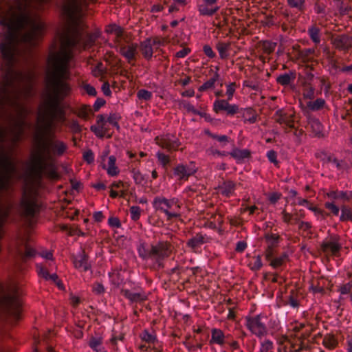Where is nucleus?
<instances>
[{"label": "nucleus", "instance_id": "48", "mask_svg": "<svg viewBox=\"0 0 352 352\" xmlns=\"http://www.w3.org/2000/svg\"><path fill=\"white\" fill-rule=\"evenodd\" d=\"M338 291L341 295L351 294L352 293V282L347 283L340 287Z\"/></svg>", "mask_w": 352, "mask_h": 352}, {"label": "nucleus", "instance_id": "8", "mask_svg": "<svg viewBox=\"0 0 352 352\" xmlns=\"http://www.w3.org/2000/svg\"><path fill=\"white\" fill-rule=\"evenodd\" d=\"M172 252V245L167 241H160L156 245H151L152 258L159 266H162L164 259L168 257Z\"/></svg>", "mask_w": 352, "mask_h": 352}, {"label": "nucleus", "instance_id": "56", "mask_svg": "<svg viewBox=\"0 0 352 352\" xmlns=\"http://www.w3.org/2000/svg\"><path fill=\"white\" fill-rule=\"evenodd\" d=\"M325 207L334 215H338L340 210L339 208L337 206H336L333 203L327 202L325 203Z\"/></svg>", "mask_w": 352, "mask_h": 352}, {"label": "nucleus", "instance_id": "61", "mask_svg": "<svg viewBox=\"0 0 352 352\" xmlns=\"http://www.w3.org/2000/svg\"><path fill=\"white\" fill-rule=\"evenodd\" d=\"M274 248L268 247L267 248L265 252V256L267 261L270 262L274 256Z\"/></svg>", "mask_w": 352, "mask_h": 352}, {"label": "nucleus", "instance_id": "36", "mask_svg": "<svg viewBox=\"0 0 352 352\" xmlns=\"http://www.w3.org/2000/svg\"><path fill=\"white\" fill-rule=\"evenodd\" d=\"M265 239L268 247L274 248L279 241V236L272 233H266Z\"/></svg>", "mask_w": 352, "mask_h": 352}, {"label": "nucleus", "instance_id": "25", "mask_svg": "<svg viewBox=\"0 0 352 352\" xmlns=\"http://www.w3.org/2000/svg\"><path fill=\"white\" fill-rule=\"evenodd\" d=\"M230 155L238 162H241L250 157V152L248 149L235 148L230 153Z\"/></svg>", "mask_w": 352, "mask_h": 352}, {"label": "nucleus", "instance_id": "62", "mask_svg": "<svg viewBox=\"0 0 352 352\" xmlns=\"http://www.w3.org/2000/svg\"><path fill=\"white\" fill-rule=\"evenodd\" d=\"M84 89L87 92V94H89V96H94L96 95L97 92H96V89L90 85H88V84L85 85L84 86Z\"/></svg>", "mask_w": 352, "mask_h": 352}, {"label": "nucleus", "instance_id": "10", "mask_svg": "<svg viewBox=\"0 0 352 352\" xmlns=\"http://www.w3.org/2000/svg\"><path fill=\"white\" fill-rule=\"evenodd\" d=\"M21 210L23 215L27 218H32L38 210V206L36 202L25 192L21 201Z\"/></svg>", "mask_w": 352, "mask_h": 352}, {"label": "nucleus", "instance_id": "38", "mask_svg": "<svg viewBox=\"0 0 352 352\" xmlns=\"http://www.w3.org/2000/svg\"><path fill=\"white\" fill-rule=\"evenodd\" d=\"M304 98L312 100L315 97V89L309 83L305 86L303 91Z\"/></svg>", "mask_w": 352, "mask_h": 352}, {"label": "nucleus", "instance_id": "18", "mask_svg": "<svg viewBox=\"0 0 352 352\" xmlns=\"http://www.w3.org/2000/svg\"><path fill=\"white\" fill-rule=\"evenodd\" d=\"M74 265L75 267L81 271H87L91 268V265L88 261L87 255L84 251L80 252L74 258Z\"/></svg>", "mask_w": 352, "mask_h": 352}, {"label": "nucleus", "instance_id": "1", "mask_svg": "<svg viewBox=\"0 0 352 352\" xmlns=\"http://www.w3.org/2000/svg\"><path fill=\"white\" fill-rule=\"evenodd\" d=\"M0 53L6 63L32 64L34 48L43 34L45 24L39 16L27 10L20 15L10 0H0Z\"/></svg>", "mask_w": 352, "mask_h": 352}, {"label": "nucleus", "instance_id": "5", "mask_svg": "<svg viewBox=\"0 0 352 352\" xmlns=\"http://www.w3.org/2000/svg\"><path fill=\"white\" fill-rule=\"evenodd\" d=\"M47 80L52 92L56 96L65 95L68 91V86L63 78L67 67H47Z\"/></svg>", "mask_w": 352, "mask_h": 352}, {"label": "nucleus", "instance_id": "13", "mask_svg": "<svg viewBox=\"0 0 352 352\" xmlns=\"http://www.w3.org/2000/svg\"><path fill=\"white\" fill-rule=\"evenodd\" d=\"M331 43L336 49L346 51L352 47V36L344 34L333 35Z\"/></svg>", "mask_w": 352, "mask_h": 352}, {"label": "nucleus", "instance_id": "47", "mask_svg": "<svg viewBox=\"0 0 352 352\" xmlns=\"http://www.w3.org/2000/svg\"><path fill=\"white\" fill-rule=\"evenodd\" d=\"M107 67H94L91 72L96 77H100L101 80L104 78Z\"/></svg>", "mask_w": 352, "mask_h": 352}, {"label": "nucleus", "instance_id": "59", "mask_svg": "<svg viewBox=\"0 0 352 352\" xmlns=\"http://www.w3.org/2000/svg\"><path fill=\"white\" fill-rule=\"evenodd\" d=\"M93 292L96 294H101L104 292V287L102 284L96 283L92 286Z\"/></svg>", "mask_w": 352, "mask_h": 352}, {"label": "nucleus", "instance_id": "44", "mask_svg": "<svg viewBox=\"0 0 352 352\" xmlns=\"http://www.w3.org/2000/svg\"><path fill=\"white\" fill-rule=\"evenodd\" d=\"M131 217L133 221H137L140 217V208L139 206H133L130 208Z\"/></svg>", "mask_w": 352, "mask_h": 352}, {"label": "nucleus", "instance_id": "20", "mask_svg": "<svg viewBox=\"0 0 352 352\" xmlns=\"http://www.w3.org/2000/svg\"><path fill=\"white\" fill-rule=\"evenodd\" d=\"M307 34L316 47L320 45L322 41L321 28L316 24L308 27Z\"/></svg>", "mask_w": 352, "mask_h": 352}, {"label": "nucleus", "instance_id": "9", "mask_svg": "<svg viewBox=\"0 0 352 352\" xmlns=\"http://www.w3.org/2000/svg\"><path fill=\"white\" fill-rule=\"evenodd\" d=\"M16 254L21 259H27L35 255V250L32 248L26 236H23L17 239L16 243Z\"/></svg>", "mask_w": 352, "mask_h": 352}, {"label": "nucleus", "instance_id": "21", "mask_svg": "<svg viewBox=\"0 0 352 352\" xmlns=\"http://www.w3.org/2000/svg\"><path fill=\"white\" fill-rule=\"evenodd\" d=\"M121 294L131 302H142L146 300V296L144 293L132 292L129 289H122Z\"/></svg>", "mask_w": 352, "mask_h": 352}, {"label": "nucleus", "instance_id": "22", "mask_svg": "<svg viewBox=\"0 0 352 352\" xmlns=\"http://www.w3.org/2000/svg\"><path fill=\"white\" fill-rule=\"evenodd\" d=\"M236 184L232 181H224L218 187L219 192L226 197H230L234 194L236 188Z\"/></svg>", "mask_w": 352, "mask_h": 352}, {"label": "nucleus", "instance_id": "34", "mask_svg": "<svg viewBox=\"0 0 352 352\" xmlns=\"http://www.w3.org/2000/svg\"><path fill=\"white\" fill-rule=\"evenodd\" d=\"M324 251L329 250L333 254L336 255L340 249V245L336 241H329L323 245Z\"/></svg>", "mask_w": 352, "mask_h": 352}, {"label": "nucleus", "instance_id": "15", "mask_svg": "<svg viewBox=\"0 0 352 352\" xmlns=\"http://www.w3.org/2000/svg\"><path fill=\"white\" fill-rule=\"evenodd\" d=\"M210 240V238L202 233H197L190 238L186 243L187 246L190 248L194 252H197L201 246Z\"/></svg>", "mask_w": 352, "mask_h": 352}, {"label": "nucleus", "instance_id": "29", "mask_svg": "<svg viewBox=\"0 0 352 352\" xmlns=\"http://www.w3.org/2000/svg\"><path fill=\"white\" fill-rule=\"evenodd\" d=\"M287 254L283 253L279 256L273 257V258L271 261H270V265L272 266L274 269H278L279 267H283L287 261Z\"/></svg>", "mask_w": 352, "mask_h": 352}, {"label": "nucleus", "instance_id": "30", "mask_svg": "<svg viewBox=\"0 0 352 352\" xmlns=\"http://www.w3.org/2000/svg\"><path fill=\"white\" fill-rule=\"evenodd\" d=\"M89 346L95 352H106L102 346V339L101 338L91 337L89 341Z\"/></svg>", "mask_w": 352, "mask_h": 352}, {"label": "nucleus", "instance_id": "53", "mask_svg": "<svg viewBox=\"0 0 352 352\" xmlns=\"http://www.w3.org/2000/svg\"><path fill=\"white\" fill-rule=\"evenodd\" d=\"M235 82H232L227 85L226 95L228 96V100H231L232 99L234 93L235 91Z\"/></svg>", "mask_w": 352, "mask_h": 352}, {"label": "nucleus", "instance_id": "55", "mask_svg": "<svg viewBox=\"0 0 352 352\" xmlns=\"http://www.w3.org/2000/svg\"><path fill=\"white\" fill-rule=\"evenodd\" d=\"M335 197H333V199H340L343 200H348L351 197V193H349L347 192L344 191H339L337 192V193H334Z\"/></svg>", "mask_w": 352, "mask_h": 352}, {"label": "nucleus", "instance_id": "50", "mask_svg": "<svg viewBox=\"0 0 352 352\" xmlns=\"http://www.w3.org/2000/svg\"><path fill=\"white\" fill-rule=\"evenodd\" d=\"M157 157L159 162L163 166H167L170 162L169 157L163 153L158 152L157 153Z\"/></svg>", "mask_w": 352, "mask_h": 352}, {"label": "nucleus", "instance_id": "19", "mask_svg": "<svg viewBox=\"0 0 352 352\" xmlns=\"http://www.w3.org/2000/svg\"><path fill=\"white\" fill-rule=\"evenodd\" d=\"M274 119L276 122L283 126L289 128L294 127V119L291 114L285 113L283 110H278L274 115Z\"/></svg>", "mask_w": 352, "mask_h": 352}, {"label": "nucleus", "instance_id": "57", "mask_svg": "<svg viewBox=\"0 0 352 352\" xmlns=\"http://www.w3.org/2000/svg\"><path fill=\"white\" fill-rule=\"evenodd\" d=\"M318 78L320 80L321 88H324V93L327 95L330 89V83L327 81V79L324 76L318 77Z\"/></svg>", "mask_w": 352, "mask_h": 352}, {"label": "nucleus", "instance_id": "27", "mask_svg": "<svg viewBox=\"0 0 352 352\" xmlns=\"http://www.w3.org/2000/svg\"><path fill=\"white\" fill-rule=\"evenodd\" d=\"M219 82L220 86L223 85V82L220 79L219 75L216 72L213 77L210 78L205 83H204L199 88L200 91H204L214 87V84Z\"/></svg>", "mask_w": 352, "mask_h": 352}, {"label": "nucleus", "instance_id": "54", "mask_svg": "<svg viewBox=\"0 0 352 352\" xmlns=\"http://www.w3.org/2000/svg\"><path fill=\"white\" fill-rule=\"evenodd\" d=\"M267 157L269 161L273 163L275 166L278 165V162L276 160L277 154L274 150H270L267 153Z\"/></svg>", "mask_w": 352, "mask_h": 352}, {"label": "nucleus", "instance_id": "42", "mask_svg": "<svg viewBox=\"0 0 352 352\" xmlns=\"http://www.w3.org/2000/svg\"><path fill=\"white\" fill-rule=\"evenodd\" d=\"M273 349V342L269 340H265L261 342L260 351L270 352Z\"/></svg>", "mask_w": 352, "mask_h": 352}, {"label": "nucleus", "instance_id": "31", "mask_svg": "<svg viewBox=\"0 0 352 352\" xmlns=\"http://www.w3.org/2000/svg\"><path fill=\"white\" fill-rule=\"evenodd\" d=\"M138 252L140 257L143 259H148L149 258H152L151 248H148L144 242L140 243L138 246Z\"/></svg>", "mask_w": 352, "mask_h": 352}, {"label": "nucleus", "instance_id": "23", "mask_svg": "<svg viewBox=\"0 0 352 352\" xmlns=\"http://www.w3.org/2000/svg\"><path fill=\"white\" fill-rule=\"evenodd\" d=\"M153 47L152 45V38H148L140 44V51L144 56L148 59L152 57L153 53Z\"/></svg>", "mask_w": 352, "mask_h": 352}, {"label": "nucleus", "instance_id": "12", "mask_svg": "<svg viewBox=\"0 0 352 352\" xmlns=\"http://www.w3.org/2000/svg\"><path fill=\"white\" fill-rule=\"evenodd\" d=\"M247 326L257 336H264L267 333V327L265 323L261 321L260 316L248 318L247 320Z\"/></svg>", "mask_w": 352, "mask_h": 352}, {"label": "nucleus", "instance_id": "49", "mask_svg": "<svg viewBox=\"0 0 352 352\" xmlns=\"http://www.w3.org/2000/svg\"><path fill=\"white\" fill-rule=\"evenodd\" d=\"M140 336H141L142 340L145 341L147 343H153L156 339L153 335H152L147 331H144L141 334Z\"/></svg>", "mask_w": 352, "mask_h": 352}, {"label": "nucleus", "instance_id": "46", "mask_svg": "<svg viewBox=\"0 0 352 352\" xmlns=\"http://www.w3.org/2000/svg\"><path fill=\"white\" fill-rule=\"evenodd\" d=\"M137 95L139 99L144 100H149L152 98V93L146 89L139 90Z\"/></svg>", "mask_w": 352, "mask_h": 352}, {"label": "nucleus", "instance_id": "4", "mask_svg": "<svg viewBox=\"0 0 352 352\" xmlns=\"http://www.w3.org/2000/svg\"><path fill=\"white\" fill-rule=\"evenodd\" d=\"M15 68L0 67V116L8 114L9 109L20 115L27 111L20 98L30 93L33 74Z\"/></svg>", "mask_w": 352, "mask_h": 352}, {"label": "nucleus", "instance_id": "43", "mask_svg": "<svg viewBox=\"0 0 352 352\" xmlns=\"http://www.w3.org/2000/svg\"><path fill=\"white\" fill-rule=\"evenodd\" d=\"M251 265H252V269L253 270H255V271L259 270L263 266V263L261 261V256L258 255V256L254 257L253 261L251 263Z\"/></svg>", "mask_w": 352, "mask_h": 352}, {"label": "nucleus", "instance_id": "24", "mask_svg": "<svg viewBox=\"0 0 352 352\" xmlns=\"http://www.w3.org/2000/svg\"><path fill=\"white\" fill-rule=\"evenodd\" d=\"M116 158L113 155H111L108 157L107 166L103 165V168L107 170V174L111 177H114L118 175L120 170L116 165Z\"/></svg>", "mask_w": 352, "mask_h": 352}, {"label": "nucleus", "instance_id": "28", "mask_svg": "<svg viewBox=\"0 0 352 352\" xmlns=\"http://www.w3.org/2000/svg\"><path fill=\"white\" fill-rule=\"evenodd\" d=\"M307 122L309 126L311 128L313 133L316 135H320L321 134L322 126L321 123L317 118L312 116H309L307 118Z\"/></svg>", "mask_w": 352, "mask_h": 352}, {"label": "nucleus", "instance_id": "3", "mask_svg": "<svg viewBox=\"0 0 352 352\" xmlns=\"http://www.w3.org/2000/svg\"><path fill=\"white\" fill-rule=\"evenodd\" d=\"M79 0H65L67 18L63 29L57 32V44L52 45L45 66H69L74 50H87L94 44V38L85 32L81 19L72 10Z\"/></svg>", "mask_w": 352, "mask_h": 352}, {"label": "nucleus", "instance_id": "17", "mask_svg": "<svg viewBox=\"0 0 352 352\" xmlns=\"http://www.w3.org/2000/svg\"><path fill=\"white\" fill-rule=\"evenodd\" d=\"M229 336H226L220 329L213 328L211 330V338L209 341L210 344H217L223 346L226 343H228Z\"/></svg>", "mask_w": 352, "mask_h": 352}, {"label": "nucleus", "instance_id": "2", "mask_svg": "<svg viewBox=\"0 0 352 352\" xmlns=\"http://www.w3.org/2000/svg\"><path fill=\"white\" fill-rule=\"evenodd\" d=\"M55 120H64V111L56 99L49 100L43 113H40L38 121L40 123L41 134L36 137V148L27 164V173L32 179H40L47 170L53 156L62 155L67 150V145L62 141L48 139V134Z\"/></svg>", "mask_w": 352, "mask_h": 352}, {"label": "nucleus", "instance_id": "51", "mask_svg": "<svg viewBox=\"0 0 352 352\" xmlns=\"http://www.w3.org/2000/svg\"><path fill=\"white\" fill-rule=\"evenodd\" d=\"M36 269L40 276L43 277L46 280H48L49 273L45 266H43L41 264H37Z\"/></svg>", "mask_w": 352, "mask_h": 352}, {"label": "nucleus", "instance_id": "60", "mask_svg": "<svg viewBox=\"0 0 352 352\" xmlns=\"http://www.w3.org/2000/svg\"><path fill=\"white\" fill-rule=\"evenodd\" d=\"M84 160L89 164L92 163L94 161V155L91 150L87 151L83 154Z\"/></svg>", "mask_w": 352, "mask_h": 352}, {"label": "nucleus", "instance_id": "64", "mask_svg": "<svg viewBox=\"0 0 352 352\" xmlns=\"http://www.w3.org/2000/svg\"><path fill=\"white\" fill-rule=\"evenodd\" d=\"M109 224L113 228H119L121 226L120 220L116 217H110Z\"/></svg>", "mask_w": 352, "mask_h": 352}, {"label": "nucleus", "instance_id": "40", "mask_svg": "<svg viewBox=\"0 0 352 352\" xmlns=\"http://www.w3.org/2000/svg\"><path fill=\"white\" fill-rule=\"evenodd\" d=\"M131 173L133 178L137 184H141L143 181L145 179V176L143 175L139 170H137L135 168H133L131 170Z\"/></svg>", "mask_w": 352, "mask_h": 352}, {"label": "nucleus", "instance_id": "41", "mask_svg": "<svg viewBox=\"0 0 352 352\" xmlns=\"http://www.w3.org/2000/svg\"><path fill=\"white\" fill-rule=\"evenodd\" d=\"M287 3L290 7L299 10H302L305 8V0H287Z\"/></svg>", "mask_w": 352, "mask_h": 352}, {"label": "nucleus", "instance_id": "7", "mask_svg": "<svg viewBox=\"0 0 352 352\" xmlns=\"http://www.w3.org/2000/svg\"><path fill=\"white\" fill-rule=\"evenodd\" d=\"M117 47L120 52L128 60L129 63L135 59L138 55V45L129 43L124 38V32L120 28H116Z\"/></svg>", "mask_w": 352, "mask_h": 352}, {"label": "nucleus", "instance_id": "52", "mask_svg": "<svg viewBox=\"0 0 352 352\" xmlns=\"http://www.w3.org/2000/svg\"><path fill=\"white\" fill-rule=\"evenodd\" d=\"M276 44L270 41H265L263 45V48L266 53H271L276 47Z\"/></svg>", "mask_w": 352, "mask_h": 352}, {"label": "nucleus", "instance_id": "26", "mask_svg": "<svg viewBox=\"0 0 352 352\" xmlns=\"http://www.w3.org/2000/svg\"><path fill=\"white\" fill-rule=\"evenodd\" d=\"M296 77V73L295 72H289L278 76L277 82L284 86L292 85L294 83Z\"/></svg>", "mask_w": 352, "mask_h": 352}, {"label": "nucleus", "instance_id": "37", "mask_svg": "<svg viewBox=\"0 0 352 352\" xmlns=\"http://www.w3.org/2000/svg\"><path fill=\"white\" fill-rule=\"evenodd\" d=\"M340 220L344 221H352V211L350 208L346 206H342L341 207V216Z\"/></svg>", "mask_w": 352, "mask_h": 352}, {"label": "nucleus", "instance_id": "45", "mask_svg": "<svg viewBox=\"0 0 352 352\" xmlns=\"http://www.w3.org/2000/svg\"><path fill=\"white\" fill-rule=\"evenodd\" d=\"M208 6L209 5L206 3L199 5L198 10L200 14L203 16H212L211 10Z\"/></svg>", "mask_w": 352, "mask_h": 352}, {"label": "nucleus", "instance_id": "14", "mask_svg": "<svg viewBox=\"0 0 352 352\" xmlns=\"http://www.w3.org/2000/svg\"><path fill=\"white\" fill-rule=\"evenodd\" d=\"M213 107L217 113L224 111L230 116L236 114L239 111V107L236 104H229L228 100H217L214 102Z\"/></svg>", "mask_w": 352, "mask_h": 352}, {"label": "nucleus", "instance_id": "58", "mask_svg": "<svg viewBox=\"0 0 352 352\" xmlns=\"http://www.w3.org/2000/svg\"><path fill=\"white\" fill-rule=\"evenodd\" d=\"M182 105L188 112H191L194 114H199L198 111H197L194 106L190 103L186 101H184L182 102Z\"/></svg>", "mask_w": 352, "mask_h": 352}, {"label": "nucleus", "instance_id": "33", "mask_svg": "<svg viewBox=\"0 0 352 352\" xmlns=\"http://www.w3.org/2000/svg\"><path fill=\"white\" fill-rule=\"evenodd\" d=\"M230 47V43L224 42H218L216 45V48L219 52V56L221 58H225L228 56V50Z\"/></svg>", "mask_w": 352, "mask_h": 352}, {"label": "nucleus", "instance_id": "11", "mask_svg": "<svg viewBox=\"0 0 352 352\" xmlns=\"http://www.w3.org/2000/svg\"><path fill=\"white\" fill-rule=\"evenodd\" d=\"M196 170L197 168L192 162L188 164H179L174 168L173 174L179 180H187Z\"/></svg>", "mask_w": 352, "mask_h": 352}, {"label": "nucleus", "instance_id": "63", "mask_svg": "<svg viewBox=\"0 0 352 352\" xmlns=\"http://www.w3.org/2000/svg\"><path fill=\"white\" fill-rule=\"evenodd\" d=\"M102 90L103 94L106 96H110L111 94V91L110 89L109 83L108 82H104L102 86Z\"/></svg>", "mask_w": 352, "mask_h": 352}, {"label": "nucleus", "instance_id": "35", "mask_svg": "<svg viewBox=\"0 0 352 352\" xmlns=\"http://www.w3.org/2000/svg\"><path fill=\"white\" fill-rule=\"evenodd\" d=\"M325 102L322 98H318L315 101H309L307 103V107L312 111H318L323 107Z\"/></svg>", "mask_w": 352, "mask_h": 352}, {"label": "nucleus", "instance_id": "32", "mask_svg": "<svg viewBox=\"0 0 352 352\" xmlns=\"http://www.w3.org/2000/svg\"><path fill=\"white\" fill-rule=\"evenodd\" d=\"M338 344L337 339L333 335H326L322 340V344L328 349H335Z\"/></svg>", "mask_w": 352, "mask_h": 352}, {"label": "nucleus", "instance_id": "39", "mask_svg": "<svg viewBox=\"0 0 352 352\" xmlns=\"http://www.w3.org/2000/svg\"><path fill=\"white\" fill-rule=\"evenodd\" d=\"M299 54L302 57L309 60L316 55V50L315 48H305L300 50Z\"/></svg>", "mask_w": 352, "mask_h": 352}, {"label": "nucleus", "instance_id": "16", "mask_svg": "<svg viewBox=\"0 0 352 352\" xmlns=\"http://www.w3.org/2000/svg\"><path fill=\"white\" fill-rule=\"evenodd\" d=\"M157 144L163 148L168 151L177 150L180 144L177 138L173 135H167L157 141Z\"/></svg>", "mask_w": 352, "mask_h": 352}, {"label": "nucleus", "instance_id": "6", "mask_svg": "<svg viewBox=\"0 0 352 352\" xmlns=\"http://www.w3.org/2000/svg\"><path fill=\"white\" fill-rule=\"evenodd\" d=\"M153 206L155 210L164 213L168 220L179 216L181 204L176 197L168 199L164 197H156L153 199Z\"/></svg>", "mask_w": 352, "mask_h": 352}]
</instances>
